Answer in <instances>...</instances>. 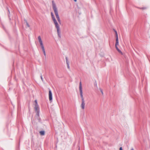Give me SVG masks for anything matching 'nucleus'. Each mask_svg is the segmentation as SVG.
Wrapping results in <instances>:
<instances>
[{
  "mask_svg": "<svg viewBox=\"0 0 150 150\" xmlns=\"http://www.w3.org/2000/svg\"><path fill=\"white\" fill-rule=\"evenodd\" d=\"M52 8L55 14L56 17L59 23H61V21L58 14V11L56 5L54 1H52Z\"/></svg>",
  "mask_w": 150,
  "mask_h": 150,
  "instance_id": "nucleus-1",
  "label": "nucleus"
},
{
  "mask_svg": "<svg viewBox=\"0 0 150 150\" xmlns=\"http://www.w3.org/2000/svg\"><path fill=\"white\" fill-rule=\"evenodd\" d=\"M38 39L43 52L44 51H45V49L44 47L42 41V40L41 37L40 36H38Z\"/></svg>",
  "mask_w": 150,
  "mask_h": 150,
  "instance_id": "nucleus-2",
  "label": "nucleus"
},
{
  "mask_svg": "<svg viewBox=\"0 0 150 150\" xmlns=\"http://www.w3.org/2000/svg\"><path fill=\"white\" fill-rule=\"evenodd\" d=\"M34 108L36 113V116L37 117H38L40 115V108L39 105L35 106Z\"/></svg>",
  "mask_w": 150,
  "mask_h": 150,
  "instance_id": "nucleus-3",
  "label": "nucleus"
},
{
  "mask_svg": "<svg viewBox=\"0 0 150 150\" xmlns=\"http://www.w3.org/2000/svg\"><path fill=\"white\" fill-rule=\"evenodd\" d=\"M79 89L80 95L81 99L83 98V91L82 90V87L81 86V82H80L79 83Z\"/></svg>",
  "mask_w": 150,
  "mask_h": 150,
  "instance_id": "nucleus-4",
  "label": "nucleus"
},
{
  "mask_svg": "<svg viewBox=\"0 0 150 150\" xmlns=\"http://www.w3.org/2000/svg\"><path fill=\"white\" fill-rule=\"evenodd\" d=\"M49 96L50 101H52V93L50 90L49 91Z\"/></svg>",
  "mask_w": 150,
  "mask_h": 150,
  "instance_id": "nucleus-5",
  "label": "nucleus"
},
{
  "mask_svg": "<svg viewBox=\"0 0 150 150\" xmlns=\"http://www.w3.org/2000/svg\"><path fill=\"white\" fill-rule=\"evenodd\" d=\"M56 29H57V32L58 36L59 38H61V32H60V28H59V27H58V28H57Z\"/></svg>",
  "mask_w": 150,
  "mask_h": 150,
  "instance_id": "nucleus-6",
  "label": "nucleus"
},
{
  "mask_svg": "<svg viewBox=\"0 0 150 150\" xmlns=\"http://www.w3.org/2000/svg\"><path fill=\"white\" fill-rule=\"evenodd\" d=\"M53 21L54 22V24L55 25V27L56 28L59 27V26L58 24V23L57 22L56 20V19H55L54 20H53Z\"/></svg>",
  "mask_w": 150,
  "mask_h": 150,
  "instance_id": "nucleus-7",
  "label": "nucleus"
},
{
  "mask_svg": "<svg viewBox=\"0 0 150 150\" xmlns=\"http://www.w3.org/2000/svg\"><path fill=\"white\" fill-rule=\"evenodd\" d=\"M119 45V41H118V43L117 44V42H116V43H115V45L116 48L117 49V51L119 53H121L122 54V52L119 49V48H118V47H117V45Z\"/></svg>",
  "mask_w": 150,
  "mask_h": 150,
  "instance_id": "nucleus-8",
  "label": "nucleus"
},
{
  "mask_svg": "<svg viewBox=\"0 0 150 150\" xmlns=\"http://www.w3.org/2000/svg\"><path fill=\"white\" fill-rule=\"evenodd\" d=\"M114 30V31L115 33V36H116V42H117V44L118 43V41H118V34H117V32L115 30Z\"/></svg>",
  "mask_w": 150,
  "mask_h": 150,
  "instance_id": "nucleus-9",
  "label": "nucleus"
},
{
  "mask_svg": "<svg viewBox=\"0 0 150 150\" xmlns=\"http://www.w3.org/2000/svg\"><path fill=\"white\" fill-rule=\"evenodd\" d=\"M85 103H82L81 105V107L82 109H84L85 108Z\"/></svg>",
  "mask_w": 150,
  "mask_h": 150,
  "instance_id": "nucleus-10",
  "label": "nucleus"
},
{
  "mask_svg": "<svg viewBox=\"0 0 150 150\" xmlns=\"http://www.w3.org/2000/svg\"><path fill=\"white\" fill-rule=\"evenodd\" d=\"M40 133L41 135L43 136L45 134V132L44 131H41L40 132Z\"/></svg>",
  "mask_w": 150,
  "mask_h": 150,
  "instance_id": "nucleus-11",
  "label": "nucleus"
},
{
  "mask_svg": "<svg viewBox=\"0 0 150 150\" xmlns=\"http://www.w3.org/2000/svg\"><path fill=\"white\" fill-rule=\"evenodd\" d=\"M24 21H25V22L26 23V24L27 25V26L28 27H30V25L28 24V22H27L26 20L25 19H24Z\"/></svg>",
  "mask_w": 150,
  "mask_h": 150,
  "instance_id": "nucleus-12",
  "label": "nucleus"
},
{
  "mask_svg": "<svg viewBox=\"0 0 150 150\" xmlns=\"http://www.w3.org/2000/svg\"><path fill=\"white\" fill-rule=\"evenodd\" d=\"M139 8L141 9L144 10V9H146L147 8L146 7H142V8Z\"/></svg>",
  "mask_w": 150,
  "mask_h": 150,
  "instance_id": "nucleus-13",
  "label": "nucleus"
},
{
  "mask_svg": "<svg viewBox=\"0 0 150 150\" xmlns=\"http://www.w3.org/2000/svg\"><path fill=\"white\" fill-rule=\"evenodd\" d=\"M66 62L67 64V63H69V62L68 60V59L67 57H66Z\"/></svg>",
  "mask_w": 150,
  "mask_h": 150,
  "instance_id": "nucleus-14",
  "label": "nucleus"
},
{
  "mask_svg": "<svg viewBox=\"0 0 150 150\" xmlns=\"http://www.w3.org/2000/svg\"><path fill=\"white\" fill-rule=\"evenodd\" d=\"M99 89H100V91L101 93H102V95H103V93L102 89H101V88H100Z\"/></svg>",
  "mask_w": 150,
  "mask_h": 150,
  "instance_id": "nucleus-15",
  "label": "nucleus"
},
{
  "mask_svg": "<svg viewBox=\"0 0 150 150\" xmlns=\"http://www.w3.org/2000/svg\"><path fill=\"white\" fill-rule=\"evenodd\" d=\"M35 106L38 105L36 100L35 101Z\"/></svg>",
  "mask_w": 150,
  "mask_h": 150,
  "instance_id": "nucleus-16",
  "label": "nucleus"
},
{
  "mask_svg": "<svg viewBox=\"0 0 150 150\" xmlns=\"http://www.w3.org/2000/svg\"><path fill=\"white\" fill-rule=\"evenodd\" d=\"M67 68L69 69H70V67H69V63H67Z\"/></svg>",
  "mask_w": 150,
  "mask_h": 150,
  "instance_id": "nucleus-17",
  "label": "nucleus"
},
{
  "mask_svg": "<svg viewBox=\"0 0 150 150\" xmlns=\"http://www.w3.org/2000/svg\"><path fill=\"white\" fill-rule=\"evenodd\" d=\"M82 103H85L84 98H81Z\"/></svg>",
  "mask_w": 150,
  "mask_h": 150,
  "instance_id": "nucleus-18",
  "label": "nucleus"
},
{
  "mask_svg": "<svg viewBox=\"0 0 150 150\" xmlns=\"http://www.w3.org/2000/svg\"><path fill=\"white\" fill-rule=\"evenodd\" d=\"M51 15L52 17H53V16H54V14H53V13L52 12H51Z\"/></svg>",
  "mask_w": 150,
  "mask_h": 150,
  "instance_id": "nucleus-19",
  "label": "nucleus"
},
{
  "mask_svg": "<svg viewBox=\"0 0 150 150\" xmlns=\"http://www.w3.org/2000/svg\"><path fill=\"white\" fill-rule=\"evenodd\" d=\"M43 52V54L44 55V56H46V53H45V51H44Z\"/></svg>",
  "mask_w": 150,
  "mask_h": 150,
  "instance_id": "nucleus-20",
  "label": "nucleus"
},
{
  "mask_svg": "<svg viewBox=\"0 0 150 150\" xmlns=\"http://www.w3.org/2000/svg\"><path fill=\"white\" fill-rule=\"evenodd\" d=\"M52 17L53 20L56 19L54 16Z\"/></svg>",
  "mask_w": 150,
  "mask_h": 150,
  "instance_id": "nucleus-21",
  "label": "nucleus"
},
{
  "mask_svg": "<svg viewBox=\"0 0 150 150\" xmlns=\"http://www.w3.org/2000/svg\"><path fill=\"white\" fill-rule=\"evenodd\" d=\"M94 85L95 86H96V87H97V84L96 83H95Z\"/></svg>",
  "mask_w": 150,
  "mask_h": 150,
  "instance_id": "nucleus-22",
  "label": "nucleus"
},
{
  "mask_svg": "<svg viewBox=\"0 0 150 150\" xmlns=\"http://www.w3.org/2000/svg\"><path fill=\"white\" fill-rule=\"evenodd\" d=\"M40 77H41V78L42 79V81H43V78H42V75H41V76H40Z\"/></svg>",
  "mask_w": 150,
  "mask_h": 150,
  "instance_id": "nucleus-23",
  "label": "nucleus"
},
{
  "mask_svg": "<svg viewBox=\"0 0 150 150\" xmlns=\"http://www.w3.org/2000/svg\"><path fill=\"white\" fill-rule=\"evenodd\" d=\"M120 150H123L122 147H121L120 148Z\"/></svg>",
  "mask_w": 150,
  "mask_h": 150,
  "instance_id": "nucleus-24",
  "label": "nucleus"
},
{
  "mask_svg": "<svg viewBox=\"0 0 150 150\" xmlns=\"http://www.w3.org/2000/svg\"><path fill=\"white\" fill-rule=\"evenodd\" d=\"M131 150H134V149L133 148H132Z\"/></svg>",
  "mask_w": 150,
  "mask_h": 150,
  "instance_id": "nucleus-25",
  "label": "nucleus"
},
{
  "mask_svg": "<svg viewBox=\"0 0 150 150\" xmlns=\"http://www.w3.org/2000/svg\"><path fill=\"white\" fill-rule=\"evenodd\" d=\"M75 2H76L77 1V0H74Z\"/></svg>",
  "mask_w": 150,
  "mask_h": 150,
  "instance_id": "nucleus-26",
  "label": "nucleus"
},
{
  "mask_svg": "<svg viewBox=\"0 0 150 150\" xmlns=\"http://www.w3.org/2000/svg\"><path fill=\"white\" fill-rule=\"evenodd\" d=\"M38 120H39V121H40V119H39Z\"/></svg>",
  "mask_w": 150,
  "mask_h": 150,
  "instance_id": "nucleus-27",
  "label": "nucleus"
},
{
  "mask_svg": "<svg viewBox=\"0 0 150 150\" xmlns=\"http://www.w3.org/2000/svg\"><path fill=\"white\" fill-rule=\"evenodd\" d=\"M8 12L10 13V12H9V10H8Z\"/></svg>",
  "mask_w": 150,
  "mask_h": 150,
  "instance_id": "nucleus-28",
  "label": "nucleus"
}]
</instances>
